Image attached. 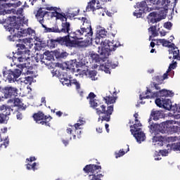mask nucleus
Returning <instances> with one entry per match:
<instances>
[{
    "instance_id": "nucleus-1",
    "label": "nucleus",
    "mask_w": 180,
    "mask_h": 180,
    "mask_svg": "<svg viewBox=\"0 0 180 180\" xmlns=\"http://www.w3.org/2000/svg\"><path fill=\"white\" fill-rule=\"evenodd\" d=\"M89 104L94 109H96V114L99 116L98 122H110V116L113 113L114 106L113 105L107 106L102 103H99V101H89Z\"/></svg>"
},
{
    "instance_id": "nucleus-2",
    "label": "nucleus",
    "mask_w": 180,
    "mask_h": 180,
    "mask_svg": "<svg viewBox=\"0 0 180 180\" xmlns=\"http://www.w3.org/2000/svg\"><path fill=\"white\" fill-rule=\"evenodd\" d=\"M101 48L98 46V53L103 56L102 58H108L110 56V51H115L117 47H120V41L112 40V41L108 39L101 40Z\"/></svg>"
},
{
    "instance_id": "nucleus-3",
    "label": "nucleus",
    "mask_w": 180,
    "mask_h": 180,
    "mask_svg": "<svg viewBox=\"0 0 180 180\" xmlns=\"http://www.w3.org/2000/svg\"><path fill=\"white\" fill-rule=\"evenodd\" d=\"M134 8L136 10L133 13V15L134 16H136V18H142L143 13H147V12H151V11H154V6L148 7L147 1H146L136 3V4L134 6Z\"/></svg>"
},
{
    "instance_id": "nucleus-4",
    "label": "nucleus",
    "mask_w": 180,
    "mask_h": 180,
    "mask_svg": "<svg viewBox=\"0 0 180 180\" xmlns=\"http://www.w3.org/2000/svg\"><path fill=\"white\" fill-rule=\"evenodd\" d=\"M84 35L80 31V30H77L76 31L73 32L70 31L68 32V35L62 37L63 40H66L65 41V47H68V49H72V46H70V44L72 41H77V40H81L84 39Z\"/></svg>"
},
{
    "instance_id": "nucleus-5",
    "label": "nucleus",
    "mask_w": 180,
    "mask_h": 180,
    "mask_svg": "<svg viewBox=\"0 0 180 180\" xmlns=\"http://www.w3.org/2000/svg\"><path fill=\"white\" fill-rule=\"evenodd\" d=\"M22 75V70L19 69L6 70L3 71V77L10 83L16 82L18 78Z\"/></svg>"
},
{
    "instance_id": "nucleus-6",
    "label": "nucleus",
    "mask_w": 180,
    "mask_h": 180,
    "mask_svg": "<svg viewBox=\"0 0 180 180\" xmlns=\"http://www.w3.org/2000/svg\"><path fill=\"white\" fill-rule=\"evenodd\" d=\"M34 122L38 124H41L42 126H49L50 127V120L53 117L50 115H46L43 113L42 111H38L34 113L32 116Z\"/></svg>"
},
{
    "instance_id": "nucleus-7",
    "label": "nucleus",
    "mask_w": 180,
    "mask_h": 180,
    "mask_svg": "<svg viewBox=\"0 0 180 180\" xmlns=\"http://www.w3.org/2000/svg\"><path fill=\"white\" fill-rule=\"evenodd\" d=\"M82 22L83 27H81L79 30L82 32L84 37L92 39L94 36V31H92V26L91 25V20L88 18L83 17L82 18Z\"/></svg>"
},
{
    "instance_id": "nucleus-8",
    "label": "nucleus",
    "mask_w": 180,
    "mask_h": 180,
    "mask_svg": "<svg viewBox=\"0 0 180 180\" xmlns=\"http://www.w3.org/2000/svg\"><path fill=\"white\" fill-rule=\"evenodd\" d=\"M134 127V129H131ZM141 123L139 122L138 124H134V125L130 126V131L131 134H134V137H135L136 141L138 143H141V141H144L146 140V134L144 132L141 131Z\"/></svg>"
},
{
    "instance_id": "nucleus-9",
    "label": "nucleus",
    "mask_w": 180,
    "mask_h": 180,
    "mask_svg": "<svg viewBox=\"0 0 180 180\" xmlns=\"http://www.w3.org/2000/svg\"><path fill=\"white\" fill-rule=\"evenodd\" d=\"M43 5L44 7H40L35 14L36 18L41 26L44 24V16L49 13V12L43 11V9H46V11H54V7L46 4Z\"/></svg>"
},
{
    "instance_id": "nucleus-10",
    "label": "nucleus",
    "mask_w": 180,
    "mask_h": 180,
    "mask_svg": "<svg viewBox=\"0 0 180 180\" xmlns=\"http://www.w3.org/2000/svg\"><path fill=\"white\" fill-rule=\"evenodd\" d=\"M155 102L159 108H163L166 110H171L172 109V102L169 98H156Z\"/></svg>"
},
{
    "instance_id": "nucleus-11",
    "label": "nucleus",
    "mask_w": 180,
    "mask_h": 180,
    "mask_svg": "<svg viewBox=\"0 0 180 180\" xmlns=\"http://www.w3.org/2000/svg\"><path fill=\"white\" fill-rule=\"evenodd\" d=\"M162 126L163 128L160 129V133H167V134H174L178 131V126L173 125L169 123V121H166L165 122H162Z\"/></svg>"
},
{
    "instance_id": "nucleus-12",
    "label": "nucleus",
    "mask_w": 180,
    "mask_h": 180,
    "mask_svg": "<svg viewBox=\"0 0 180 180\" xmlns=\"http://www.w3.org/2000/svg\"><path fill=\"white\" fill-rule=\"evenodd\" d=\"M2 91L6 99H9V98H15V96H18V88L16 87H13L12 86H6L3 88Z\"/></svg>"
},
{
    "instance_id": "nucleus-13",
    "label": "nucleus",
    "mask_w": 180,
    "mask_h": 180,
    "mask_svg": "<svg viewBox=\"0 0 180 180\" xmlns=\"http://www.w3.org/2000/svg\"><path fill=\"white\" fill-rule=\"evenodd\" d=\"M61 82L63 85H66L67 86H71L72 85H75L76 89H81V84L77 79H69L68 77H65L64 75L60 77Z\"/></svg>"
},
{
    "instance_id": "nucleus-14",
    "label": "nucleus",
    "mask_w": 180,
    "mask_h": 180,
    "mask_svg": "<svg viewBox=\"0 0 180 180\" xmlns=\"http://www.w3.org/2000/svg\"><path fill=\"white\" fill-rule=\"evenodd\" d=\"M8 25L6 27V30H8V32H12V30L15 32V29L16 30H19L20 24L16 22V16L8 17Z\"/></svg>"
},
{
    "instance_id": "nucleus-15",
    "label": "nucleus",
    "mask_w": 180,
    "mask_h": 180,
    "mask_svg": "<svg viewBox=\"0 0 180 180\" xmlns=\"http://www.w3.org/2000/svg\"><path fill=\"white\" fill-rule=\"evenodd\" d=\"M65 41H67V39H63V37H57L56 39H51L48 41V44L50 49H56L58 44L60 46H65Z\"/></svg>"
},
{
    "instance_id": "nucleus-16",
    "label": "nucleus",
    "mask_w": 180,
    "mask_h": 180,
    "mask_svg": "<svg viewBox=\"0 0 180 180\" xmlns=\"http://www.w3.org/2000/svg\"><path fill=\"white\" fill-rule=\"evenodd\" d=\"M171 3L169 0H158L156 4L153 3V10L154 11H160V12H162L165 8H167L168 5Z\"/></svg>"
},
{
    "instance_id": "nucleus-17",
    "label": "nucleus",
    "mask_w": 180,
    "mask_h": 180,
    "mask_svg": "<svg viewBox=\"0 0 180 180\" xmlns=\"http://www.w3.org/2000/svg\"><path fill=\"white\" fill-rule=\"evenodd\" d=\"M169 49H172L169 50V53L173 54V60H178L179 61H180L179 49H178V47H176V46H175V44H169Z\"/></svg>"
},
{
    "instance_id": "nucleus-18",
    "label": "nucleus",
    "mask_w": 180,
    "mask_h": 180,
    "mask_svg": "<svg viewBox=\"0 0 180 180\" xmlns=\"http://www.w3.org/2000/svg\"><path fill=\"white\" fill-rule=\"evenodd\" d=\"M23 44H17V47H18V50H29V49H31L33 44H32V41H30V39H22Z\"/></svg>"
},
{
    "instance_id": "nucleus-19",
    "label": "nucleus",
    "mask_w": 180,
    "mask_h": 180,
    "mask_svg": "<svg viewBox=\"0 0 180 180\" xmlns=\"http://www.w3.org/2000/svg\"><path fill=\"white\" fill-rule=\"evenodd\" d=\"M29 58H30V51L25 50L20 52V56L18 57L17 60L19 61V63H26Z\"/></svg>"
},
{
    "instance_id": "nucleus-20",
    "label": "nucleus",
    "mask_w": 180,
    "mask_h": 180,
    "mask_svg": "<svg viewBox=\"0 0 180 180\" xmlns=\"http://www.w3.org/2000/svg\"><path fill=\"white\" fill-rule=\"evenodd\" d=\"M18 30H15V31L12 30L10 32L11 35L8 36V40L10 41H20V34L18 33Z\"/></svg>"
},
{
    "instance_id": "nucleus-21",
    "label": "nucleus",
    "mask_w": 180,
    "mask_h": 180,
    "mask_svg": "<svg viewBox=\"0 0 180 180\" xmlns=\"http://www.w3.org/2000/svg\"><path fill=\"white\" fill-rule=\"evenodd\" d=\"M66 70H72L75 71V68H78V63L76 60H70L65 63Z\"/></svg>"
},
{
    "instance_id": "nucleus-22",
    "label": "nucleus",
    "mask_w": 180,
    "mask_h": 180,
    "mask_svg": "<svg viewBox=\"0 0 180 180\" xmlns=\"http://www.w3.org/2000/svg\"><path fill=\"white\" fill-rule=\"evenodd\" d=\"M69 46L72 47H82V49L85 47H88V43L85 42V41H72V42L69 43Z\"/></svg>"
},
{
    "instance_id": "nucleus-23",
    "label": "nucleus",
    "mask_w": 180,
    "mask_h": 180,
    "mask_svg": "<svg viewBox=\"0 0 180 180\" xmlns=\"http://www.w3.org/2000/svg\"><path fill=\"white\" fill-rule=\"evenodd\" d=\"M61 26L62 28L59 29V33H69V32H71V24L69 22H63Z\"/></svg>"
},
{
    "instance_id": "nucleus-24",
    "label": "nucleus",
    "mask_w": 180,
    "mask_h": 180,
    "mask_svg": "<svg viewBox=\"0 0 180 180\" xmlns=\"http://www.w3.org/2000/svg\"><path fill=\"white\" fill-rule=\"evenodd\" d=\"M164 117V114L162 111H152L150 113V119H153V120H160V119H162Z\"/></svg>"
},
{
    "instance_id": "nucleus-25",
    "label": "nucleus",
    "mask_w": 180,
    "mask_h": 180,
    "mask_svg": "<svg viewBox=\"0 0 180 180\" xmlns=\"http://www.w3.org/2000/svg\"><path fill=\"white\" fill-rule=\"evenodd\" d=\"M96 2H99L98 0H91L89 2H88L87 6L86 7V12H95V10L96 9L95 8V5L96 4Z\"/></svg>"
},
{
    "instance_id": "nucleus-26",
    "label": "nucleus",
    "mask_w": 180,
    "mask_h": 180,
    "mask_svg": "<svg viewBox=\"0 0 180 180\" xmlns=\"http://www.w3.org/2000/svg\"><path fill=\"white\" fill-rule=\"evenodd\" d=\"M42 27L44 29L45 33H60V28H58V26L49 28L44 24L42 25Z\"/></svg>"
},
{
    "instance_id": "nucleus-27",
    "label": "nucleus",
    "mask_w": 180,
    "mask_h": 180,
    "mask_svg": "<svg viewBox=\"0 0 180 180\" xmlns=\"http://www.w3.org/2000/svg\"><path fill=\"white\" fill-rule=\"evenodd\" d=\"M160 98H168V96H174V93L167 89L160 90L158 92Z\"/></svg>"
},
{
    "instance_id": "nucleus-28",
    "label": "nucleus",
    "mask_w": 180,
    "mask_h": 180,
    "mask_svg": "<svg viewBox=\"0 0 180 180\" xmlns=\"http://www.w3.org/2000/svg\"><path fill=\"white\" fill-rule=\"evenodd\" d=\"M104 101H105V103L107 105H112L113 103H116V97L112 94H107L105 97L103 98Z\"/></svg>"
},
{
    "instance_id": "nucleus-29",
    "label": "nucleus",
    "mask_w": 180,
    "mask_h": 180,
    "mask_svg": "<svg viewBox=\"0 0 180 180\" xmlns=\"http://www.w3.org/2000/svg\"><path fill=\"white\" fill-rule=\"evenodd\" d=\"M0 110L4 112L5 117L10 116L11 110L13 112V109L11 108V106L6 105H0Z\"/></svg>"
},
{
    "instance_id": "nucleus-30",
    "label": "nucleus",
    "mask_w": 180,
    "mask_h": 180,
    "mask_svg": "<svg viewBox=\"0 0 180 180\" xmlns=\"http://www.w3.org/2000/svg\"><path fill=\"white\" fill-rule=\"evenodd\" d=\"M89 56L93 60V61H95V63H101V60H105V58H102L103 56H101V58L99 57V55L94 51H90Z\"/></svg>"
},
{
    "instance_id": "nucleus-31",
    "label": "nucleus",
    "mask_w": 180,
    "mask_h": 180,
    "mask_svg": "<svg viewBox=\"0 0 180 180\" xmlns=\"http://www.w3.org/2000/svg\"><path fill=\"white\" fill-rule=\"evenodd\" d=\"M150 130L152 131H160L161 133L162 129H164V126L162 125V123L158 124H151L149 126Z\"/></svg>"
},
{
    "instance_id": "nucleus-32",
    "label": "nucleus",
    "mask_w": 180,
    "mask_h": 180,
    "mask_svg": "<svg viewBox=\"0 0 180 180\" xmlns=\"http://www.w3.org/2000/svg\"><path fill=\"white\" fill-rule=\"evenodd\" d=\"M53 15L55 18H56V19L61 20L62 22H67V17L65 16V13L63 14L56 11Z\"/></svg>"
},
{
    "instance_id": "nucleus-33",
    "label": "nucleus",
    "mask_w": 180,
    "mask_h": 180,
    "mask_svg": "<svg viewBox=\"0 0 180 180\" xmlns=\"http://www.w3.org/2000/svg\"><path fill=\"white\" fill-rule=\"evenodd\" d=\"M79 122H77L76 124H74V126H71L72 127H75V133H77V135L79 134H78V130L79 129H81V126H82V124H84L85 123V121L82 120H79Z\"/></svg>"
},
{
    "instance_id": "nucleus-34",
    "label": "nucleus",
    "mask_w": 180,
    "mask_h": 180,
    "mask_svg": "<svg viewBox=\"0 0 180 180\" xmlns=\"http://www.w3.org/2000/svg\"><path fill=\"white\" fill-rule=\"evenodd\" d=\"M79 12V10H77V11H70L66 13L65 16L67 19H70V20H72L73 18H75V16L78 15Z\"/></svg>"
},
{
    "instance_id": "nucleus-35",
    "label": "nucleus",
    "mask_w": 180,
    "mask_h": 180,
    "mask_svg": "<svg viewBox=\"0 0 180 180\" xmlns=\"http://www.w3.org/2000/svg\"><path fill=\"white\" fill-rule=\"evenodd\" d=\"M148 32H151L153 37H157L158 36V32L157 31V25H153L148 28Z\"/></svg>"
},
{
    "instance_id": "nucleus-36",
    "label": "nucleus",
    "mask_w": 180,
    "mask_h": 180,
    "mask_svg": "<svg viewBox=\"0 0 180 180\" xmlns=\"http://www.w3.org/2000/svg\"><path fill=\"white\" fill-rule=\"evenodd\" d=\"M55 57L56 58H65V57H67L68 56V53L67 52H60L58 51H55Z\"/></svg>"
},
{
    "instance_id": "nucleus-37",
    "label": "nucleus",
    "mask_w": 180,
    "mask_h": 180,
    "mask_svg": "<svg viewBox=\"0 0 180 180\" xmlns=\"http://www.w3.org/2000/svg\"><path fill=\"white\" fill-rule=\"evenodd\" d=\"M94 12L96 15H98L99 16H105V8L102 7L97 8Z\"/></svg>"
},
{
    "instance_id": "nucleus-38",
    "label": "nucleus",
    "mask_w": 180,
    "mask_h": 180,
    "mask_svg": "<svg viewBox=\"0 0 180 180\" xmlns=\"http://www.w3.org/2000/svg\"><path fill=\"white\" fill-rule=\"evenodd\" d=\"M3 146H4V148H6V147L9 146V139H8L7 136L4 140H2V137L0 135V147Z\"/></svg>"
},
{
    "instance_id": "nucleus-39",
    "label": "nucleus",
    "mask_w": 180,
    "mask_h": 180,
    "mask_svg": "<svg viewBox=\"0 0 180 180\" xmlns=\"http://www.w3.org/2000/svg\"><path fill=\"white\" fill-rule=\"evenodd\" d=\"M14 106H17L19 109H23V103L19 98H14Z\"/></svg>"
},
{
    "instance_id": "nucleus-40",
    "label": "nucleus",
    "mask_w": 180,
    "mask_h": 180,
    "mask_svg": "<svg viewBox=\"0 0 180 180\" xmlns=\"http://www.w3.org/2000/svg\"><path fill=\"white\" fill-rule=\"evenodd\" d=\"M157 43L158 44H162L164 47H169V44H171V42H169V41H167L165 39H158Z\"/></svg>"
},
{
    "instance_id": "nucleus-41",
    "label": "nucleus",
    "mask_w": 180,
    "mask_h": 180,
    "mask_svg": "<svg viewBox=\"0 0 180 180\" xmlns=\"http://www.w3.org/2000/svg\"><path fill=\"white\" fill-rule=\"evenodd\" d=\"M37 162H34V163H32V165H31L30 163H27L26 165V168L29 171H30L31 169H32V171H37Z\"/></svg>"
},
{
    "instance_id": "nucleus-42",
    "label": "nucleus",
    "mask_w": 180,
    "mask_h": 180,
    "mask_svg": "<svg viewBox=\"0 0 180 180\" xmlns=\"http://www.w3.org/2000/svg\"><path fill=\"white\" fill-rule=\"evenodd\" d=\"M130 148H127V150L125 152L124 149H121L119 150L118 153H115V158H120V157H123L126 153L129 151Z\"/></svg>"
},
{
    "instance_id": "nucleus-43",
    "label": "nucleus",
    "mask_w": 180,
    "mask_h": 180,
    "mask_svg": "<svg viewBox=\"0 0 180 180\" xmlns=\"http://www.w3.org/2000/svg\"><path fill=\"white\" fill-rule=\"evenodd\" d=\"M18 33L20 34V37H25L27 36V29H22V28H19L18 30Z\"/></svg>"
},
{
    "instance_id": "nucleus-44",
    "label": "nucleus",
    "mask_w": 180,
    "mask_h": 180,
    "mask_svg": "<svg viewBox=\"0 0 180 180\" xmlns=\"http://www.w3.org/2000/svg\"><path fill=\"white\" fill-rule=\"evenodd\" d=\"M153 82H156V84H162L164 82V80H162V76L159 75V76H155L153 78Z\"/></svg>"
},
{
    "instance_id": "nucleus-45",
    "label": "nucleus",
    "mask_w": 180,
    "mask_h": 180,
    "mask_svg": "<svg viewBox=\"0 0 180 180\" xmlns=\"http://www.w3.org/2000/svg\"><path fill=\"white\" fill-rule=\"evenodd\" d=\"M89 77L91 78L92 81H96L98 78H96V71L95 70H91L89 72Z\"/></svg>"
},
{
    "instance_id": "nucleus-46",
    "label": "nucleus",
    "mask_w": 180,
    "mask_h": 180,
    "mask_svg": "<svg viewBox=\"0 0 180 180\" xmlns=\"http://www.w3.org/2000/svg\"><path fill=\"white\" fill-rule=\"evenodd\" d=\"M108 32L105 29H101L98 31V36L101 39H105L107 36Z\"/></svg>"
},
{
    "instance_id": "nucleus-47",
    "label": "nucleus",
    "mask_w": 180,
    "mask_h": 180,
    "mask_svg": "<svg viewBox=\"0 0 180 180\" xmlns=\"http://www.w3.org/2000/svg\"><path fill=\"white\" fill-rule=\"evenodd\" d=\"M66 133H68V134H72L74 140L77 139V132H75L74 134V131L72 130V128H68L66 129Z\"/></svg>"
},
{
    "instance_id": "nucleus-48",
    "label": "nucleus",
    "mask_w": 180,
    "mask_h": 180,
    "mask_svg": "<svg viewBox=\"0 0 180 180\" xmlns=\"http://www.w3.org/2000/svg\"><path fill=\"white\" fill-rule=\"evenodd\" d=\"M160 15V11H153L149 13L148 15V19H150V18H157Z\"/></svg>"
},
{
    "instance_id": "nucleus-49",
    "label": "nucleus",
    "mask_w": 180,
    "mask_h": 180,
    "mask_svg": "<svg viewBox=\"0 0 180 180\" xmlns=\"http://www.w3.org/2000/svg\"><path fill=\"white\" fill-rule=\"evenodd\" d=\"M151 85L153 86V87L156 89V91H161V87L158 86V85H161V84H158L155 82H152Z\"/></svg>"
},
{
    "instance_id": "nucleus-50",
    "label": "nucleus",
    "mask_w": 180,
    "mask_h": 180,
    "mask_svg": "<svg viewBox=\"0 0 180 180\" xmlns=\"http://www.w3.org/2000/svg\"><path fill=\"white\" fill-rule=\"evenodd\" d=\"M96 95L94 92H90L89 96L86 97V99H90V101H95Z\"/></svg>"
},
{
    "instance_id": "nucleus-51",
    "label": "nucleus",
    "mask_w": 180,
    "mask_h": 180,
    "mask_svg": "<svg viewBox=\"0 0 180 180\" xmlns=\"http://www.w3.org/2000/svg\"><path fill=\"white\" fill-rule=\"evenodd\" d=\"M22 51H18L17 53H15L13 56V60L16 61V60L19 59V57L20 56V52Z\"/></svg>"
},
{
    "instance_id": "nucleus-52",
    "label": "nucleus",
    "mask_w": 180,
    "mask_h": 180,
    "mask_svg": "<svg viewBox=\"0 0 180 180\" xmlns=\"http://www.w3.org/2000/svg\"><path fill=\"white\" fill-rule=\"evenodd\" d=\"M160 21H161L160 18H150V23H157Z\"/></svg>"
},
{
    "instance_id": "nucleus-53",
    "label": "nucleus",
    "mask_w": 180,
    "mask_h": 180,
    "mask_svg": "<svg viewBox=\"0 0 180 180\" xmlns=\"http://www.w3.org/2000/svg\"><path fill=\"white\" fill-rule=\"evenodd\" d=\"M32 81H33V77H27L25 78L24 82L25 84H32Z\"/></svg>"
},
{
    "instance_id": "nucleus-54",
    "label": "nucleus",
    "mask_w": 180,
    "mask_h": 180,
    "mask_svg": "<svg viewBox=\"0 0 180 180\" xmlns=\"http://www.w3.org/2000/svg\"><path fill=\"white\" fill-rule=\"evenodd\" d=\"M27 36H33V34H34V30H32V28H27Z\"/></svg>"
},
{
    "instance_id": "nucleus-55",
    "label": "nucleus",
    "mask_w": 180,
    "mask_h": 180,
    "mask_svg": "<svg viewBox=\"0 0 180 180\" xmlns=\"http://www.w3.org/2000/svg\"><path fill=\"white\" fill-rule=\"evenodd\" d=\"M103 70L106 74H110V68H109V65H105V66H103Z\"/></svg>"
},
{
    "instance_id": "nucleus-56",
    "label": "nucleus",
    "mask_w": 180,
    "mask_h": 180,
    "mask_svg": "<svg viewBox=\"0 0 180 180\" xmlns=\"http://www.w3.org/2000/svg\"><path fill=\"white\" fill-rule=\"evenodd\" d=\"M11 10H0V15H8V13H11Z\"/></svg>"
},
{
    "instance_id": "nucleus-57",
    "label": "nucleus",
    "mask_w": 180,
    "mask_h": 180,
    "mask_svg": "<svg viewBox=\"0 0 180 180\" xmlns=\"http://www.w3.org/2000/svg\"><path fill=\"white\" fill-rule=\"evenodd\" d=\"M164 27H165V29H170L172 27V23L171 22H167L164 24Z\"/></svg>"
},
{
    "instance_id": "nucleus-58",
    "label": "nucleus",
    "mask_w": 180,
    "mask_h": 180,
    "mask_svg": "<svg viewBox=\"0 0 180 180\" xmlns=\"http://www.w3.org/2000/svg\"><path fill=\"white\" fill-rule=\"evenodd\" d=\"M57 66L59 68H61V70H67V68L65 67V63H57Z\"/></svg>"
},
{
    "instance_id": "nucleus-59",
    "label": "nucleus",
    "mask_w": 180,
    "mask_h": 180,
    "mask_svg": "<svg viewBox=\"0 0 180 180\" xmlns=\"http://www.w3.org/2000/svg\"><path fill=\"white\" fill-rule=\"evenodd\" d=\"M6 117L4 113L0 114V123H5Z\"/></svg>"
},
{
    "instance_id": "nucleus-60",
    "label": "nucleus",
    "mask_w": 180,
    "mask_h": 180,
    "mask_svg": "<svg viewBox=\"0 0 180 180\" xmlns=\"http://www.w3.org/2000/svg\"><path fill=\"white\" fill-rule=\"evenodd\" d=\"M160 154H162V155H163L164 157H167V155H168V150H160Z\"/></svg>"
},
{
    "instance_id": "nucleus-61",
    "label": "nucleus",
    "mask_w": 180,
    "mask_h": 180,
    "mask_svg": "<svg viewBox=\"0 0 180 180\" xmlns=\"http://www.w3.org/2000/svg\"><path fill=\"white\" fill-rule=\"evenodd\" d=\"M16 117L18 120H22V112H18L16 115Z\"/></svg>"
},
{
    "instance_id": "nucleus-62",
    "label": "nucleus",
    "mask_w": 180,
    "mask_h": 180,
    "mask_svg": "<svg viewBox=\"0 0 180 180\" xmlns=\"http://www.w3.org/2000/svg\"><path fill=\"white\" fill-rule=\"evenodd\" d=\"M168 139L170 141H176L178 140V137H176V136H169V137H168Z\"/></svg>"
},
{
    "instance_id": "nucleus-63",
    "label": "nucleus",
    "mask_w": 180,
    "mask_h": 180,
    "mask_svg": "<svg viewBox=\"0 0 180 180\" xmlns=\"http://www.w3.org/2000/svg\"><path fill=\"white\" fill-rule=\"evenodd\" d=\"M168 75L169 73L168 72H165L163 74V75L162 76V79L164 81L165 79H168Z\"/></svg>"
},
{
    "instance_id": "nucleus-64",
    "label": "nucleus",
    "mask_w": 180,
    "mask_h": 180,
    "mask_svg": "<svg viewBox=\"0 0 180 180\" xmlns=\"http://www.w3.org/2000/svg\"><path fill=\"white\" fill-rule=\"evenodd\" d=\"M170 68L175 70L176 68V62H174L169 65Z\"/></svg>"
}]
</instances>
